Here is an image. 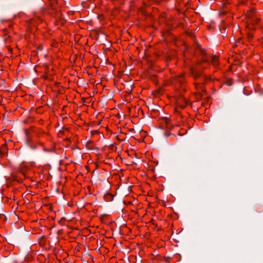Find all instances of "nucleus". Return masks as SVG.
Listing matches in <instances>:
<instances>
[{
    "instance_id": "nucleus-9",
    "label": "nucleus",
    "mask_w": 263,
    "mask_h": 263,
    "mask_svg": "<svg viewBox=\"0 0 263 263\" xmlns=\"http://www.w3.org/2000/svg\"><path fill=\"white\" fill-rule=\"evenodd\" d=\"M162 120L165 123L166 128L168 129H171L173 128V125L171 124V120L167 118H164Z\"/></svg>"
},
{
    "instance_id": "nucleus-19",
    "label": "nucleus",
    "mask_w": 263,
    "mask_h": 263,
    "mask_svg": "<svg viewBox=\"0 0 263 263\" xmlns=\"http://www.w3.org/2000/svg\"><path fill=\"white\" fill-rule=\"evenodd\" d=\"M0 218L1 219H4L5 218V216L4 215H0Z\"/></svg>"
},
{
    "instance_id": "nucleus-16",
    "label": "nucleus",
    "mask_w": 263,
    "mask_h": 263,
    "mask_svg": "<svg viewBox=\"0 0 263 263\" xmlns=\"http://www.w3.org/2000/svg\"><path fill=\"white\" fill-rule=\"evenodd\" d=\"M90 134H91V136H93V135H95L96 134H100V132L98 130H91L90 132Z\"/></svg>"
},
{
    "instance_id": "nucleus-4",
    "label": "nucleus",
    "mask_w": 263,
    "mask_h": 263,
    "mask_svg": "<svg viewBox=\"0 0 263 263\" xmlns=\"http://www.w3.org/2000/svg\"><path fill=\"white\" fill-rule=\"evenodd\" d=\"M177 107L184 109L187 105V101L183 97L179 98L177 100Z\"/></svg>"
},
{
    "instance_id": "nucleus-7",
    "label": "nucleus",
    "mask_w": 263,
    "mask_h": 263,
    "mask_svg": "<svg viewBox=\"0 0 263 263\" xmlns=\"http://www.w3.org/2000/svg\"><path fill=\"white\" fill-rule=\"evenodd\" d=\"M247 28V40L249 42H251L254 38V34L253 33V30L254 29H249L247 28Z\"/></svg>"
},
{
    "instance_id": "nucleus-23",
    "label": "nucleus",
    "mask_w": 263,
    "mask_h": 263,
    "mask_svg": "<svg viewBox=\"0 0 263 263\" xmlns=\"http://www.w3.org/2000/svg\"><path fill=\"white\" fill-rule=\"evenodd\" d=\"M9 51H10V52H12V48H9Z\"/></svg>"
},
{
    "instance_id": "nucleus-5",
    "label": "nucleus",
    "mask_w": 263,
    "mask_h": 263,
    "mask_svg": "<svg viewBox=\"0 0 263 263\" xmlns=\"http://www.w3.org/2000/svg\"><path fill=\"white\" fill-rule=\"evenodd\" d=\"M194 85L196 89L201 92H205V89L204 88V83H197L194 82Z\"/></svg>"
},
{
    "instance_id": "nucleus-20",
    "label": "nucleus",
    "mask_w": 263,
    "mask_h": 263,
    "mask_svg": "<svg viewBox=\"0 0 263 263\" xmlns=\"http://www.w3.org/2000/svg\"><path fill=\"white\" fill-rule=\"evenodd\" d=\"M25 132L26 134L27 135L28 134V133L29 132V130H28V129H25Z\"/></svg>"
},
{
    "instance_id": "nucleus-14",
    "label": "nucleus",
    "mask_w": 263,
    "mask_h": 263,
    "mask_svg": "<svg viewBox=\"0 0 263 263\" xmlns=\"http://www.w3.org/2000/svg\"><path fill=\"white\" fill-rule=\"evenodd\" d=\"M151 4H160L162 2V0H149Z\"/></svg>"
},
{
    "instance_id": "nucleus-15",
    "label": "nucleus",
    "mask_w": 263,
    "mask_h": 263,
    "mask_svg": "<svg viewBox=\"0 0 263 263\" xmlns=\"http://www.w3.org/2000/svg\"><path fill=\"white\" fill-rule=\"evenodd\" d=\"M247 2V0H238V5L240 6L245 5Z\"/></svg>"
},
{
    "instance_id": "nucleus-11",
    "label": "nucleus",
    "mask_w": 263,
    "mask_h": 263,
    "mask_svg": "<svg viewBox=\"0 0 263 263\" xmlns=\"http://www.w3.org/2000/svg\"><path fill=\"white\" fill-rule=\"evenodd\" d=\"M31 24L33 25L34 24H39L42 22V20L40 17H35L34 18L31 20L30 21Z\"/></svg>"
},
{
    "instance_id": "nucleus-22",
    "label": "nucleus",
    "mask_w": 263,
    "mask_h": 263,
    "mask_svg": "<svg viewBox=\"0 0 263 263\" xmlns=\"http://www.w3.org/2000/svg\"><path fill=\"white\" fill-rule=\"evenodd\" d=\"M66 140L68 141V142L70 141L69 138H66Z\"/></svg>"
},
{
    "instance_id": "nucleus-21",
    "label": "nucleus",
    "mask_w": 263,
    "mask_h": 263,
    "mask_svg": "<svg viewBox=\"0 0 263 263\" xmlns=\"http://www.w3.org/2000/svg\"><path fill=\"white\" fill-rule=\"evenodd\" d=\"M170 0H162V2H168Z\"/></svg>"
},
{
    "instance_id": "nucleus-18",
    "label": "nucleus",
    "mask_w": 263,
    "mask_h": 263,
    "mask_svg": "<svg viewBox=\"0 0 263 263\" xmlns=\"http://www.w3.org/2000/svg\"><path fill=\"white\" fill-rule=\"evenodd\" d=\"M204 81L206 82V81L208 80H210L211 81V78L210 77H205V76H204Z\"/></svg>"
},
{
    "instance_id": "nucleus-6",
    "label": "nucleus",
    "mask_w": 263,
    "mask_h": 263,
    "mask_svg": "<svg viewBox=\"0 0 263 263\" xmlns=\"http://www.w3.org/2000/svg\"><path fill=\"white\" fill-rule=\"evenodd\" d=\"M211 62L215 67H216L219 65V57L216 55H212Z\"/></svg>"
},
{
    "instance_id": "nucleus-3",
    "label": "nucleus",
    "mask_w": 263,
    "mask_h": 263,
    "mask_svg": "<svg viewBox=\"0 0 263 263\" xmlns=\"http://www.w3.org/2000/svg\"><path fill=\"white\" fill-rule=\"evenodd\" d=\"M185 73L182 72L174 77V80L176 83H178L180 85H183L185 83L184 78Z\"/></svg>"
},
{
    "instance_id": "nucleus-24",
    "label": "nucleus",
    "mask_w": 263,
    "mask_h": 263,
    "mask_svg": "<svg viewBox=\"0 0 263 263\" xmlns=\"http://www.w3.org/2000/svg\"><path fill=\"white\" fill-rule=\"evenodd\" d=\"M261 211H262L261 210L259 211V210H256V212H261Z\"/></svg>"
},
{
    "instance_id": "nucleus-13",
    "label": "nucleus",
    "mask_w": 263,
    "mask_h": 263,
    "mask_svg": "<svg viewBox=\"0 0 263 263\" xmlns=\"http://www.w3.org/2000/svg\"><path fill=\"white\" fill-rule=\"evenodd\" d=\"M201 52H202V53L203 54V57L202 58V62H208L209 61L206 57V54H205V51L202 50Z\"/></svg>"
},
{
    "instance_id": "nucleus-17",
    "label": "nucleus",
    "mask_w": 263,
    "mask_h": 263,
    "mask_svg": "<svg viewBox=\"0 0 263 263\" xmlns=\"http://www.w3.org/2000/svg\"><path fill=\"white\" fill-rule=\"evenodd\" d=\"M44 151L47 152H54V148H50V149H47L46 148H44Z\"/></svg>"
},
{
    "instance_id": "nucleus-1",
    "label": "nucleus",
    "mask_w": 263,
    "mask_h": 263,
    "mask_svg": "<svg viewBox=\"0 0 263 263\" xmlns=\"http://www.w3.org/2000/svg\"><path fill=\"white\" fill-rule=\"evenodd\" d=\"M246 18L247 19L246 28L250 29H255L256 26L258 25L260 22V18L257 15L256 10L254 8L247 11Z\"/></svg>"
},
{
    "instance_id": "nucleus-2",
    "label": "nucleus",
    "mask_w": 263,
    "mask_h": 263,
    "mask_svg": "<svg viewBox=\"0 0 263 263\" xmlns=\"http://www.w3.org/2000/svg\"><path fill=\"white\" fill-rule=\"evenodd\" d=\"M190 70L192 76L195 80L198 79L203 75V70L198 69L196 67H192Z\"/></svg>"
},
{
    "instance_id": "nucleus-8",
    "label": "nucleus",
    "mask_w": 263,
    "mask_h": 263,
    "mask_svg": "<svg viewBox=\"0 0 263 263\" xmlns=\"http://www.w3.org/2000/svg\"><path fill=\"white\" fill-rule=\"evenodd\" d=\"M49 6L53 10L57 8L58 3L57 0H49Z\"/></svg>"
},
{
    "instance_id": "nucleus-12",
    "label": "nucleus",
    "mask_w": 263,
    "mask_h": 263,
    "mask_svg": "<svg viewBox=\"0 0 263 263\" xmlns=\"http://www.w3.org/2000/svg\"><path fill=\"white\" fill-rule=\"evenodd\" d=\"M114 198V196L110 193H107L105 195L104 199L105 200L109 201H111Z\"/></svg>"
},
{
    "instance_id": "nucleus-10",
    "label": "nucleus",
    "mask_w": 263,
    "mask_h": 263,
    "mask_svg": "<svg viewBox=\"0 0 263 263\" xmlns=\"http://www.w3.org/2000/svg\"><path fill=\"white\" fill-rule=\"evenodd\" d=\"M35 134L38 137H42L47 135V134L42 129H37L35 131Z\"/></svg>"
}]
</instances>
